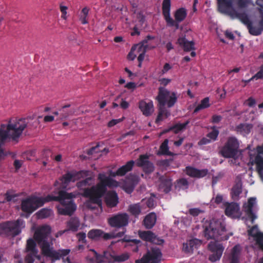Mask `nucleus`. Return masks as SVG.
<instances>
[{"instance_id": "nucleus-1", "label": "nucleus", "mask_w": 263, "mask_h": 263, "mask_svg": "<svg viewBox=\"0 0 263 263\" xmlns=\"http://www.w3.org/2000/svg\"><path fill=\"white\" fill-rule=\"evenodd\" d=\"M203 228L204 237L207 239L215 240L209 243L208 249L212 253L209 256V260L212 262H215L220 259L224 249L219 241L228 240L232 234H225V226L220 221L217 220L213 219L205 222Z\"/></svg>"}, {"instance_id": "nucleus-2", "label": "nucleus", "mask_w": 263, "mask_h": 263, "mask_svg": "<svg viewBox=\"0 0 263 263\" xmlns=\"http://www.w3.org/2000/svg\"><path fill=\"white\" fill-rule=\"evenodd\" d=\"M51 229L49 226L43 225L35 231L34 238L40 245L43 255L53 260H59L70 252V249H53V238L51 236Z\"/></svg>"}, {"instance_id": "nucleus-3", "label": "nucleus", "mask_w": 263, "mask_h": 263, "mask_svg": "<svg viewBox=\"0 0 263 263\" xmlns=\"http://www.w3.org/2000/svg\"><path fill=\"white\" fill-rule=\"evenodd\" d=\"M99 182L97 185L92 186L90 188H86L84 190L83 195L84 197L89 198V200L86 202V206L90 209H95L96 206H101V197L107 191V187L112 188L119 186V182L107 177L104 173H99L98 176Z\"/></svg>"}, {"instance_id": "nucleus-4", "label": "nucleus", "mask_w": 263, "mask_h": 263, "mask_svg": "<svg viewBox=\"0 0 263 263\" xmlns=\"http://www.w3.org/2000/svg\"><path fill=\"white\" fill-rule=\"evenodd\" d=\"M158 102V114L156 119V123H158L162 121L163 118H167L171 115L170 111L165 107V105L168 108L173 107L177 101V97L175 92H170L163 87L159 88L158 95L156 97Z\"/></svg>"}, {"instance_id": "nucleus-5", "label": "nucleus", "mask_w": 263, "mask_h": 263, "mask_svg": "<svg viewBox=\"0 0 263 263\" xmlns=\"http://www.w3.org/2000/svg\"><path fill=\"white\" fill-rule=\"evenodd\" d=\"M239 143L236 138L230 137L220 148L219 154L226 158L236 159L239 151Z\"/></svg>"}, {"instance_id": "nucleus-6", "label": "nucleus", "mask_w": 263, "mask_h": 263, "mask_svg": "<svg viewBox=\"0 0 263 263\" xmlns=\"http://www.w3.org/2000/svg\"><path fill=\"white\" fill-rule=\"evenodd\" d=\"M16 130L15 131V137H20L23 130L26 128L27 132L35 129L40 124L38 119L33 120L31 118L13 119Z\"/></svg>"}, {"instance_id": "nucleus-7", "label": "nucleus", "mask_w": 263, "mask_h": 263, "mask_svg": "<svg viewBox=\"0 0 263 263\" xmlns=\"http://www.w3.org/2000/svg\"><path fill=\"white\" fill-rule=\"evenodd\" d=\"M25 227V222L22 219L8 221L0 224V230L7 235L15 236L19 235L22 228Z\"/></svg>"}, {"instance_id": "nucleus-8", "label": "nucleus", "mask_w": 263, "mask_h": 263, "mask_svg": "<svg viewBox=\"0 0 263 263\" xmlns=\"http://www.w3.org/2000/svg\"><path fill=\"white\" fill-rule=\"evenodd\" d=\"M25 250L28 254L25 257V263H34L35 258L40 259L36 242L32 238H29L27 240ZM17 263H23V261L22 260H19Z\"/></svg>"}, {"instance_id": "nucleus-9", "label": "nucleus", "mask_w": 263, "mask_h": 263, "mask_svg": "<svg viewBox=\"0 0 263 263\" xmlns=\"http://www.w3.org/2000/svg\"><path fill=\"white\" fill-rule=\"evenodd\" d=\"M129 216L126 213L114 215L108 219V223L112 228L124 230L129 222Z\"/></svg>"}, {"instance_id": "nucleus-10", "label": "nucleus", "mask_w": 263, "mask_h": 263, "mask_svg": "<svg viewBox=\"0 0 263 263\" xmlns=\"http://www.w3.org/2000/svg\"><path fill=\"white\" fill-rule=\"evenodd\" d=\"M41 199H37L36 196H30L22 200L21 210L29 215L33 213L40 207L39 203H41Z\"/></svg>"}, {"instance_id": "nucleus-11", "label": "nucleus", "mask_w": 263, "mask_h": 263, "mask_svg": "<svg viewBox=\"0 0 263 263\" xmlns=\"http://www.w3.org/2000/svg\"><path fill=\"white\" fill-rule=\"evenodd\" d=\"M162 253L159 249L152 248L148 251L140 259L136 260V263H159L161 261Z\"/></svg>"}, {"instance_id": "nucleus-12", "label": "nucleus", "mask_w": 263, "mask_h": 263, "mask_svg": "<svg viewBox=\"0 0 263 263\" xmlns=\"http://www.w3.org/2000/svg\"><path fill=\"white\" fill-rule=\"evenodd\" d=\"M72 197L69 198H64L63 199L64 203H60L62 206H58V212L62 215H71L76 211L77 208L76 204L72 200V198L76 197V195L71 193Z\"/></svg>"}, {"instance_id": "nucleus-13", "label": "nucleus", "mask_w": 263, "mask_h": 263, "mask_svg": "<svg viewBox=\"0 0 263 263\" xmlns=\"http://www.w3.org/2000/svg\"><path fill=\"white\" fill-rule=\"evenodd\" d=\"M257 154L253 159L251 154H250V159L252 163L256 165V170L261 181H263V144L256 147Z\"/></svg>"}, {"instance_id": "nucleus-14", "label": "nucleus", "mask_w": 263, "mask_h": 263, "mask_svg": "<svg viewBox=\"0 0 263 263\" xmlns=\"http://www.w3.org/2000/svg\"><path fill=\"white\" fill-rule=\"evenodd\" d=\"M72 197L71 193L66 192L65 191L60 190L58 193V196H54L50 194L45 197H38L37 199H41V203H39V206H42L46 202L55 201H59L60 203H63L64 198H69Z\"/></svg>"}, {"instance_id": "nucleus-15", "label": "nucleus", "mask_w": 263, "mask_h": 263, "mask_svg": "<svg viewBox=\"0 0 263 263\" xmlns=\"http://www.w3.org/2000/svg\"><path fill=\"white\" fill-rule=\"evenodd\" d=\"M88 171H80L77 172L72 171L68 172L62 176L60 180L63 185L66 186L70 182H74L76 180L80 179L83 176H87L88 175Z\"/></svg>"}, {"instance_id": "nucleus-16", "label": "nucleus", "mask_w": 263, "mask_h": 263, "mask_svg": "<svg viewBox=\"0 0 263 263\" xmlns=\"http://www.w3.org/2000/svg\"><path fill=\"white\" fill-rule=\"evenodd\" d=\"M218 11L223 14L230 16L235 11V0H217Z\"/></svg>"}, {"instance_id": "nucleus-17", "label": "nucleus", "mask_w": 263, "mask_h": 263, "mask_svg": "<svg viewBox=\"0 0 263 263\" xmlns=\"http://www.w3.org/2000/svg\"><path fill=\"white\" fill-rule=\"evenodd\" d=\"M255 202L256 198L251 197L248 199L247 203L243 205V211L252 224L254 223L255 220L257 218V216L253 212V209Z\"/></svg>"}, {"instance_id": "nucleus-18", "label": "nucleus", "mask_w": 263, "mask_h": 263, "mask_svg": "<svg viewBox=\"0 0 263 263\" xmlns=\"http://www.w3.org/2000/svg\"><path fill=\"white\" fill-rule=\"evenodd\" d=\"M87 236L89 239L92 240H97L100 238H103L106 240L111 239L115 237L114 234L106 233L99 229H92L90 230L87 234Z\"/></svg>"}, {"instance_id": "nucleus-19", "label": "nucleus", "mask_w": 263, "mask_h": 263, "mask_svg": "<svg viewBox=\"0 0 263 263\" xmlns=\"http://www.w3.org/2000/svg\"><path fill=\"white\" fill-rule=\"evenodd\" d=\"M139 236L142 240L154 243L158 245H161L163 243L162 239H160L157 237V236L152 231H139Z\"/></svg>"}, {"instance_id": "nucleus-20", "label": "nucleus", "mask_w": 263, "mask_h": 263, "mask_svg": "<svg viewBox=\"0 0 263 263\" xmlns=\"http://www.w3.org/2000/svg\"><path fill=\"white\" fill-rule=\"evenodd\" d=\"M184 172L191 177L201 178L206 176L209 171L206 168L199 170L192 166H187L185 167Z\"/></svg>"}, {"instance_id": "nucleus-21", "label": "nucleus", "mask_w": 263, "mask_h": 263, "mask_svg": "<svg viewBox=\"0 0 263 263\" xmlns=\"http://www.w3.org/2000/svg\"><path fill=\"white\" fill-rule=\"evenodd\" d=\"M80 227V221L79 219L76 217H71L66 222V229L59 232L60 235L64 234L66 232L71 231L76 232L78 231Z\"/></svg>"}, {"instance_id": "nucleus-22", "label": "nucleus", "mask_w": 263, "mask_h": 263, "mask_svg": "<svg viewBox=\"0 0 263 263\" xmlns=\"http://www.w3.org/2000/svg\"><path fill=\"white\" fill-rule=\"evenodd\" d=\"M105 202L109 208H114L117 206L119 202V198L117 193L115 191H109L105 197Z\"/></svg>"}, {"instance_id": "nucleus-23", "label": "nucleus", "mask_w": 263, "mask_h": 263, "mask_svg": "<svg viewBox=\"0 0 263 263\" xmlns=\"http://www.w3.org/2000/svg\"><path fill=\"white\" fill-rule=\"evenodd\" d=\"M139 108L145 116H149L154 111V105L152 101L148 103L144 101H140L139 103Z\"/></svg>"}, {"instance_id": "nucleus-24", "label": "nucleus", "mask_w": 263, "mask_h": 263, "mask_svg": "<svg viewBox=\"0 0 263 263\" xmlns=\"http://www.w3.org/2000/svg\"><path fill=\"white\" fill-rule=\"evenodd\" d=\"M162 14L166 24L169 27H175L176 29L179 28V23L181 22H177L173 20L171 16V9H162Z\"/></svg>"}, {"instance_id": "nucleus-25", "label": "nucleus", "mask_w": 263, "mask_h": 263, "mask_svg": "<svg viewBox=\"0 0 263 263\" xmlns=\"http://www.w3.org/2000/svg\"><path fill=\"white\" fill-rule=\"evenodd\" d=\"M160 183V189H162L165 193H169L172 186V179L168 177L162 176L159 178Z\"/></svg>"}, {"instance_id": "nucleus-26", "label": "nucleus", "mask_w": 263, "mask_h": 263, "mask_svg": "<svg viewBox=\"0 0 263 263\" xmlns=\"http://www.w3.org/2000/svg\"><path fill=\"white\" fill-rule=\"evenodd\" d=\"M156 220L157 216L156 213L151 212L144 217L142 223L146 229H151L155 225Z\"/></svg>"}, {"instance_id": "nucleus-27", "label": "nucleus", "mask_w": 263, "mask_h": 263, "mask_svg": "<svg viewBox=\"0 0 263 263\" xmlns=\"http://www.w3.org/2000/svg\"><path fill=\"white\" fill-rule=\"evenodd\" d=\"M177 43L184 51L188 52L194 50V42L189 41L185 37H179L177 40Z\"/></svg>"}, {"instance_id": "nucleus-28", "label": "nucleus", "mask_w": 263, "mask_h": 263, "mask_svg": "<svg viewBox=\"0 0 263 263\" xmlns=\"http://www.w3.org/2000/svg\"><path fill=\"white\" fill-rule=\"evenodd\" d=\"M230 17L233 20L235 18L238 19L244 25L247 26V28L252 23L246 13H239L236 10H235Z\"/></svg>"}, {"instance_id": "nucleus-29", "label": "nucleus", "mask_w": 263, "mask_h": 263, "mask_svg": "<svg viewBox=\"0 0 263 263\" xmlns=\"http://www.w3.org/2000/svg\"><path fill=\"white\" fill-rule=\"evenodd\" d=\"M155 39V36L148 35L139 44V45H137L136 46L138 47H139V49L141 50L142 49H150L155 48V46L151 45L149 43V42L151 40Z\"/></svg>"}, {"instance_id": "nucleus-30", "label": "nucleus", "mask_w": 263, "mask_h": 263, "mask_svg": "<svg viewBox=\"0 0 263 263\" xmlns=\"http://www.w3.org/2000/svg\"><path fill=\"white\" fill-rule=\"evenodd\" d=\"M135 162L134 160H130L126 164L118 169V173L120 176H124L127 172L132 170Z\"/></svg>"}, {"instance_id": "nucleus-31", "label": "nucleus", "mask_w": 263, "mask_h": 263, "mask_svg": "<svg viewBox=\"0 0 263 263\" xmlns=\"http://www.w3.org/2000/svg\"><path fill=\"white\" fill-rule=\"evenodd\" d=\"M168 143V140L167 139H166L163 141L160 146L159 151L157 153L158 155L174 156V153L169 151Z\"/></svg>"}, {"instance_id": "nucleus-32", "label": "nucleus", "mask_w": 263, "mask_h": 263, "mask_svg": "<svg viewBox=\"0 0 263 263\" xmlns=\"http://www.w3.org/2000/svg\"><path fill=\"white\" fill-rule=\"evenodd\" d=\"M248 29L250 34L254 36L259 35L263 31V24H261L258 22L257 26H253L252 23H251L248 26Z\"/></svg>"}, {"instance_id": "nucleus-33", "label": "nucleus", "mask_w": 263, "mask_h": 263, "mask_svg": "<svg viewBox=\"0 0 263 263\" xmlns=\"http://www.w3.org/2000/svg\"><path fill=\"white\" fill-rule=\"evenodd\" d=\"M253 128L251 124L241 123L236 127V130L241 134L245 136L249 134Z\"/></svg>"}, {"instance_id": "nucleus-34", "label": "nucleus", "mask_w": 263, "mask_h": 263, "mask_svg": "<svg viewBox=\"0 0 263 263\" xmlns=\"http://www.w3.org/2000/svg\"><path fill=\"white\" fill-rule=\"evenodd\" d=\"M187 16V11L185 8L181 7L177 9L174 13L175 20L177 22H182Z\"/></svg>"}, {"instance_id": "nucleus-35", "label": "nucleus", "mask_w": 263, "mask_h": 263, "mask_svg": "<svg viewBox=\"0 0 263 263\" xmlns=\"http://www.w3.org/2000/svg\"><path fill=\"white\" fill-rule=\"evenodd\" d=\"M238 210V205L237 203L234 202L228 203L225 209V214L228 216H232L237 213Z\"/></svg>"}, {"instance_id": "nucleus-36", "label": "nucleus", "mask_w": 263, "mask_h": 263, "mask_svg": "<svg viewBox=\"0 0 263 263\" xmlns=\"http://www.w3.org/2000/svg\"><path fill=\"white\" fill-rule=\"evenodd\" d=\"M240 255V249L239 246H235L231 252V255L230 256V263H238L239 258Z\"/></svg>"}, {"instance_id": "nucleus-37", "label": "nucleus", "mask_w": 263, "mask_h": 263, "mask_svg": "<svg viewBox=\"0 0 263 263\" xmlns=\"http://www.w3.org/2000/svg\"><path fill=\"white\" fill-rule=\"evenodd\" d=\"M128 211L129 213L135 217H138L141 212V207L140 203H135L130 204L128 206Z\"/></svg>"}, {"instance_id": "nucleus-38", "label": "nucleus", "mask_w": 263, "mask_h": 263, "mask_svg": "<svg viewBox=\"0 0 263 263\" xmlns=\"http://www.w3.org/2000/svg\"><path fill=\"white\" fill-rule=\"evenodd\" d=\"M242 192V188L241 184L237 183L233 186L231 191V196L234 200H237L239 198L240 194Z\"/></svg>"}, {"instance_id": "nucleus-39", "label": "nucleus", "mask_w": 263, "mask_h": 263, "mask_svg": "<svg viewBox=\"0 0 263 263\" xmlns=\"http://www.w3.org/2000/svg\"><path fill=\"white\" fill-rule=\"evenodd\" d=\"M190 123V121L187 120L185 122L183 123H177L175 125L170 127V130H172V131L175 134H178L180 132L183 130L185 129L186 126Z\"/></svg>"}, {"instance_id": "nucleus-40", "label": "nucleus", "mask_w": 263, "mask_h": 263, "mask_svg": "<svg viewBox=\"0 0 263 263\" xmlns=\"http://www.w3.org/2000/svg\"><path fill=\"white\" fill-rule=\"evenodd\" d=\"M156 198V195L154 193H151L150 197L147 199H143L142 200L141 202H144L146 204V206L151 209H153L156 206V202L154 198Z\"/></svg>"}, {"instance_id": "nucleus-41", "label": "nucleus", "mask_w": 263, "mask_h": 263, "mask_svg": "<svg viewBox=\"0 0 263 263\" xmlns=\"http://www.w3.org/2000/svg\"><path fill=\"white\" fill-rule=\"evenodd\" d=\"M209 98L205 97L201 101L200 103L195 108L194 113H197L199 110L207 108L210 106Z\"/></svg>"}, {"instance_id": "nucleus-42", "label": "nucleus", "mask_w": 263, "mask_h": 263, "mask_svg": "<svg viewBox=\"0 0 263 263\" xmlns=\"http://www.w3.org/2000/svg\"><path fill=\"white\" fill-rule=\"evenodd\" d=\"M149 156L147 154L140 155L136 161V165L139 167H142L149 161Z\"/></svg>"}, {"instance_id": "nucleus-43", "label": "nucleus", "mask_w": 263, "mask_h": 263, "mask_svg": "<svg viewBox=\"0 0 263 263\" xmlns=\"http://www.w3.org/2000/svg\"><path fill=\"white\" fill-rule=\"evenodd\" d=\"M89 11V9L88 7H85L82 9L80 12L79 15V20L81 23L83 25L86 24L88 23L87 17L88 15Z\"/></svg>"}, {"instance_id": "nucleus-44", "label": "nucleus", "mask_w": 263, "mask_h": 263, "mask_svg": "<svg viewBox=\"0 0 263 263\" xmlns=\"http://www.w3.org/2000/svg\"><path fill=\"white\" fill-rule=\"evenodd\" d=\"M189 182L186 179L182 178L176 180L175 187L179 189H187L189 187Z\"/></svg>"}, {"instance_id": "nucleus-45", "label": "nucleus", "mask_w": 263, "mask_h": 263, "mask_svg": "<svg viewBox=\"0 0 263 263\" xmlns=\"http://www.w3.org/2000/svg\"><path fill=\"white\" fill-rule=\"evenodd\" d=\"M262 232H261L259 231L257 225H254L252 226L250 229L248 230V235L249 236L252 237L254 239V240L256 239V238L260 235Z\"/></svg>"}, {"instance_id": "nucleus-46", "label": "nucleus", "mask_w": 263, "mask_h": 263, "mask_svg": "<svg viewBox=\"0 0 263 263\" xmlns=\"http://www.w3.org/2000/svg\"><path fill=\"white\" fill-rule=\"evenodd\" d=\"M52 213V211L48 209H42L37 213L38 218L43 219L49 217Z\"/></svg>"}, {"instance_id": "nucleus-47", "label": "nucleus", "mask_w": 263, "mask_h": 263, "mask_svg": "<svg viewBox=\"0 0 263 263\" xmlns=\"http://www.w3.org/2000/svg\"><path fill=\"white\" fill-rule=\"evenodd\" d=\"M88 172L89 173L87 176H83V177H86V178L79 182L77 183V185L78 187H83L87 185H90L91 184L92 178L91 177H88L89 176L90 173V172ZM82 178H83V177Z\"/></svg>"}, {"instance_id": "nucleus-48", "label": "nucleus", "mask_w": 263, "mask_h": 263, "mask_svg": "<svg viewBox=\"0 0 263 263\" xmlns=\"http://www.w3.org/2000/svg\"><path fill=\"white\" fill-rule=\"evenodd\" d=\"M142 168L145 174H149L154 172L155 166L154 164L149 161L144 166H143Z\"/></svg>"}, {"instance_id": "nucleus-49", "label": "nucleus", "mask_w": 263, "mask_h": 263, "mask_svg": "<svg viewBox=\"0 0 263 263\" xmlns=\"http://www.w3.org/2000/svg\"><path fill=\"white\" fill-rule=\"evenodd\" d=\"M115 101L119 102L120 107L123 109H126L129 107V103L121 98L120 96H118L116 98Z\"/></svg>"}, {"instance_id": "nucleus-50", "label": "nucleus", "mask_w": 263, "mask_h": 263, "mask_svg": "<svg viewBox=\"0 0 263 263\" xmlns=\"http://www.w3.org/2000/svg\"><path fill=\"white\" fill-rule=\"evenodd\" d=\"M211 128L212 129V131L208 133L206 136L211 140L215 141L217 138L219 132L218 130L216 128L215 126H213Z\"/></svg>"}, {"instance_id": "nucleus-51", "label": "nucleus", "mask_w": 263, "mask_h": 263, "mask_svg": "<svg viewBox=\"0 0 263 263\" xmlns=\"http://www.w3.org/2000/svg\"><path fill=\"white\" fill-rule=\"evenodd\" d=\"M129 258V255L127 253H122V254L119 255H115V257L114 258V261L115 262H123L127 260H128Z\"/></svg>"}, {"instance_id": "nucleus-52", "label": "nucleus", "mask_w": 263, "mask_h": 263, "mask_svg": "<svg viewBox=\"0 0 263 263\" xmlns=\"http://www.w3.org/2000/svg\"><path fill=\"white\" fill-rule=\"evenodd\" d=\"M189 242L193 251L195 249H197L202 243L201 240L197 238L191 239Z\"/></svg>"}, {"instance_id": "nucleus-53", "label": "nucleus", "mask_w": 263, "mask_h": 263, "mask_svg": "<svg viewBox=\"0 0 263 263\" xmlns=\"http://www.w3.org/2000/svg\"><path fill=\"white\" fill-rule=\"evenodd\" d=\"M104 259L105 260V262L107 261L108 262H115L114 261V258L115 257V255H113L111 253L104 251L103 253Z\"/></svg>"}, {"instance_id": "nucleus-54", "label": "nucleus", "mask_w": 263, "mask_h": 263, "mask_svg": "<svg viewBox=\"0 0 263 263\" xmlns=\"http://www.w3.org/2000/svg\"><path fill=\"white\" fill-rule=\"evenodd\" d=\"M254 241L259 249L263 252V233L258 236Z\"/></svg>"}, {"instance_id": "nucleus-55", "label": "nucleus", "mask_w": 263, "mask_h": 263, "mask_svg": "<svg viewBox=\"0 0 263 263\" xmlns=\"http://www.w3.org/2000/svg\"><path fill=\"white\" fill-rule=\"evenodd\" d=\"M253 79H256V80L263 79V64L261 66L259 70L254 75V76L253 77L250 79H249V80L246 81V82L247 83L249 82Z\"/></svg>"}, {"instance_id": "nucleus-56", "label": "nucleus", "mask_w": 263, "mask_h": 263, "mask_svg": "<svg viewBox=\"0 0 263 263\" xmlns=\"http://www.w3.org/2000/svg\"><path fill=\"white\" fill-rule=\"evenodd\" d=\"M249 0H235V4H237L239 8H246L249 4Z\"/></svg>"}, {"instance_id": "nucleus-57", "label": "nucleus", "mask_w": 263, "mask_h": 263, "mask_svg": "<svg viewBox=\"0 0 263 263\" xmlns=\"http://www.w3.org/2000/svg\"><path fill=\"white\" fill-rule=\"evenodd\" d=\"M146 50H147L144 49H142V50H140L139 49V47H138V52H141V53L139 54V56L138 57V60L139 62V67L141 66V63L144 60L145 53Z\"/></svg>"}, {"instance_id": "nucleus-58", "label": "nucleus", "mask_w": 263, "mask_h": 263, "mask_svg": "<svg viewBox=\"0 0 263 263\" xmlns=\"http://www.w3.org/2000/svg\"><path fill=\"white\" fill-rule=\"evenodd\" d=\"M3 145L0 146V161L4 160L6 157L10 155V152L5 151L3 148Z\"/></svg>"}, {"instance_id": "nucleus-59", "label": "nucleus", "mask_w": 263, "mask_h": 263, "mask_svg": "<svg viewBox=\"0 0 263 263\" xmlns=\"http://www.w3.org/2000/svg\"><path fill=\"white\" fill-rule=\"evenodd\" d=\"M86 234L84 232H80L77 234L78 240L84 243H86Z\"/></svg>"}, {"instance_id": "nucleus-60", "label": "nucleus", "mask_w": 263, "mask_h": 263, "mask_svg": "<svg viewBox=\"0 0 263 263\" xmlns=\"http://www.w3.org/2000/svg\"><path fill=\"white\" fill-rule=\"evenodd\" d=\"M136 48H138V47L136 45H135L132 47L131 50L127 55L128 59L129 60L133 61L136 57V55L133 53Z\"/></svg>"}, {"instance_id": "nucleus-61", "label": "nucleus", "mask_w": 263, "mask_h": 263, "mask_svg": "<svg viewBox=\"0 0 263 263\" xmlns=\"http://www.w3.org/2000/svg\"><path fill=\"white\" fill-rule=\"evenodd\" d=\"M202 211L198 208H193L189 210V213L193 216H197Z\"/></svg>"}, {"instance_id": "nucleus-62", "label": "nucleus", "mask_w": 263, "mask_h": 263, "mask_svg": "<svg viewBox=\"0 0 263 263\" xmlns=\"http://www.w3.org/2000/svg\"><path fill=\"white\" fill-rule=\"evenodd\" d=\"M183 250L186 253H192L193 252V248L190 246L189 242L183 243Z\"/></svg>"}, {"instance_id": "nucleus-63", "label": "nucleus", "mask_w": 263, "mask_h": 263, "mask_svg": "<svg viewBox=\"0 0 263 263\" xmlns=\"http://www.w3.org/2000/svg\"><path fill=\"white\" fill-rule=\"evenodd\" d=\"M171 0H163L162 5V9H171Z\"/></svg>"}, {"instance_id": "nucleus-64", "label": "nucleus", "mask_w": 263, "mask_h": 263, "mask_svg": "<svg viewBox=\"0 0 263 263\" xmlns=\"http://www.w3.org/2000/svg\"><path fill=\"white\" fill-rule=\"evenodd\" d=\"M97 263H103L105 262L104 259L103 255H101L98 254L97 252H95V255H94Z\"/></svg>"}]
</instances>
